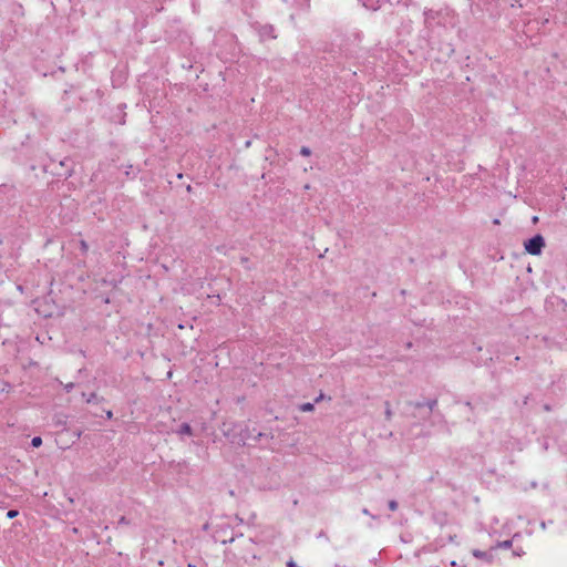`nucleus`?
<instances>
[{"label": "nucleus", "instance_id": "1", "mask_svg": "<svg viewBox=\"0 0 567 567\" xmlns=\"http://www.w3.org/2000/svg\"><path fill=\"white\" fill-rule=\"evenodd\" d=\"M238 534L229 525L221 523L217 524L214 530V538L221 544L233 543Z\"/></svg>", "mask_w": 567, "mask_h": 567}, {"label": "nucleus", "instance_id": "2", "mask_svg": "<svg viewBox=\"0 0 567 567\" xmlns=\"http://www.w3.org/2000/svg\"><path fill=\"white\" fill-rule=\"evenodd\" d=\"M262 437L272 439V435L257 431L255 427L249 429L246 426L245 429L240 430V440L244 444H250V442H260Z\"/></svg>", "mask_w": 567, "mask_h": 567}, {"label": "nucleus", "instance_id": "3", "mask_svg": "<svg viewBox=\"0 0 567 567\" xmlns=\"http://www.w3.org/2000/svg\"><path fill=\"white\" fill-rule=\"evenodd\" d=\"M544 247L545 239L540 234L534 235L524 243L525 250L533 256L540 255Z\"/></svg>", "mask_w": 567, "mask_h": 567}, {"label": "nucleus", "instance_id": "4", "mask_svg": "<svg viewBox=\"0 0 567 567\" xmlns=\"http://www.w3.org/2000/svg\"><path fill=\"white\" fill-rule=\"evenodd\" d=\"M256 30L261 41L274 40L277 38L276 30L272 24H258Z\"/></svg>", "mask_w": 567, "mask_h": 567}, {"label": "nucleus", "instance_id": "5", "mask_svg": "<svg viewBox=\"0 0 567 567\" xmlns=\"http://www.w3.org/2000/svg\"><path fill=\"white\" fill-rule=\"evenodd\" d=\"M362 6L369 10L377 11L381 8V0H360Z\"/></svg>", "mask_w": 567, "mask_h": 567}, {"label": "nucleus", "instance_id": "6", "mask_svg": "<svg viewBox=\"0 0 567 567\" xmlns=\"http://www.w3.org/2000/svg\"><path fill=\"white\" fill-rule=\"evenodd\" d=\"M473 555L476 558L484 559L486 561H491L492 558H493V553L492 551H483V550H480V549H474L473 550Z\"/></svg>", "mask_w": 567, "mask_h": 567}, {"label": "nucleus", "instance_id": "7", "mask_svg": "<svg viewBox=\"0 0 567 567\" xmlns=\"http://www.w3.org/2000/svg\"><path fill=\"white\" fill-rule=\"evenodd\" d=\"M285 3L296 6L299 9H306L309 6V0H282Z\"/></svg>", "mask_w": 567, "mask_h": 567}, {"label": "nucleus", "instance_id": "8", "mask_svg": "<svg viewBox=\"0 0 567 567\" xmlns=\"http://www.w3.org/2000/svg\"><path fill=\"white\" fill-rule=\"evenodd\" d=\"M66 421H68V416L63 415V414H60V415L55 416L54 424L56 426L62 427V430H66Z\"/></svg>", "mask_w": 567, "mask_h": 567}, {"label": "nucleus", "instance_id": "9", "mask_svg": "<svg viewBox=\"0 0 567 567\" xmlns=\"http://www.w3.org/2000/svg\"><path fill=\"white\" fill-rule=\"evenodd\" d=\"M82 398L87 402V403H92V402H101L103 401V398L99 399L96 393L92 392L90 394H86L85 392H82Z\"/></svg>", "mask_w": 567, "mask_h": 567}, {"label": "nucleus", "instance_id": "10", "mask_svg": "<svg viewBox=\"0 0 567 567\" xmlns=\"http://www.w3.org/2000/svg\"><path fill=\"white\" fill-rule=\"evenodd\" d=\"M177 433L181 435H192L193 430L188 423H182Z\"/></svg>", "mask_w": 567, "mask_h": 567}, {"label": "nucleus", "instance_id": "11", "mask_svg": "<svg viewBox=\"0 0 567 567\" xmlns=\"http://www.w3.org/2000/svg\"><path fill=\"white\" fill-rule=\"evenodd\" d=\"M299 410L302 411V412H312L315 410V402H306V403H302L300 406H299Z\"/></svg>", "mask_w": 567, "mask_h": 567}, {"label": "nucleus", "instance_id": "12", "mask_svg": "<svg viewBox=\"0 0 567 567\" xmlns=\"http://www.w3.org/2000/svg\"><path fill=\"white\" fill-rule=\"evenodd\" d=\"M512 545H513V540L507 539V540H503V542L497 543L496 548L508 549V548L512 547Z\"/></svg>", "mask_w": 567, "mask_h": 567}, {"label": "nucleus", "instance_id": "13", "mask_svg": "<svg viewBox=\"0 0 567 567\" xmlns=\"http://www.w3.org/2000/svg\"><path fill=\"white\" fill-rule=\"evenodd\" d=\"M436 405H437L436 399H431V400L425 401V406L429 408L430 413L436 408Z\"/></svg>", "mask_w": 567, "mask_h": 567}, {"label": "nucleus", "instance_id": "14", "mask_svg": "<svg viewBox=\"0 0 567 567\" xmlns=\"http://www.w3.org/2000/svg\"><path fill=\"white\" fill-rule=\"evenodd\" d=\"M42 445V439L40 436H34L31 440L32 447H40Z\"/></svg>", "mask_w": 567, "mask_h": 567}, {"label": "nucleus", "instance_id": "15", "mask_svg": "<svg viewBox=\"0 0 567 567\" xmlns=\"http://www.w3.org/2000/svg\"><path fill=\"white\" fill-rule=\"evenodd\" d=\"M80 249L82 251V254H86L87 250H89V245L85 240H80Z\"/></svg>", "mask_w": 567, "mask_h": 567}, {"label": "nucleus", "instance_id": "16", "mask_svg": "<svg viewBox=\"0 0 567 567\" xmlns=\"http://www.w3.org/2000/svg\"><path fill=\"white\" fill-rule=\"evenodd\" d=\"M388 506H389V509H390V511L394 512V511H396V509H398V506H399V505H398V502H396V501L391 499V501H389Z\"/></svg>", "mask_w": 567, "mask_h": 567}, {"label": "nucleus", "instance_id": "17", "mask_svg": "<svg viewBox=\"0 0 567 567\" xmlns=\"http://www.w3.org/2000/svg\"><path fill=\"white\" fill-rule=\"evenodd\" d=\"M409 404L415 409H421L425 406V401L410 402Z\"/></svg>", "mask_w": 567, "mask_h": 567}, {"label": "nucleus", "instance_id": "18", "mask_svg": "<svg viewBox=\"0 0 567 567\" xmlns=\"http://www.w3.org/2000/svg\"><path fill=\"white\" fill-rule=\"evenodd\" d=\"M435 12L433 10H425L424 11V16H425V20H429V19H434L435 18Z\"/></svg>", "mask_w": 567, "mask_h": 567}, {"label": "nucleus", "instance_id": "19", "mask_svg": "<svg viewBox=\"0 0 567 567\" xmlns=\"http://www.w3.org/2000/svg\"><path fill=\"white\" fill-rule=\"evenodd\" d=\"M311 154V150L308 146H302L300 148V155L302 156H309Z\"/></svg>", "mask_w": 567, "mask_h": 567}, {"label": "nucleus", "instance_id": "20", "mask_svg": "<svg viewBox=\"0 0 567 567\" xmlns=\"http://www.w3.org/2000/svg\"><path fill=\"white\" fill-rule=\"evenodd\" d=\"M391 416H392V411H391V408H390V403L385 402V417H386V420H390Z\"/></svg>", "mask_w": 567, "mask_h": 567}, {"label": "nucleus", "instance_id": "21", "mask_svg": "<svg viewBox=\"0 0 567 567\" xmlns=\"http://www.w3.org/2000/svg\"><path fill=\"white\" fill-rule=\"evenodd\" d=\"M130 523L131 522L125 516H121L120 519L117 520V527L122 525H130Z\"/></svg>", "mask_w": 567, "mask_h": 567}, {"label": "nucleus", "instance_id": "22", "mask_svg": "<svg viewBox=\"0 0 567 567\" xmlns=\"http://www.w3.org/2000/svg\"><path fill=\"white\" fill-rule=\"evenodd\" d=\"M17 515H18V511L17 509H10L7 513V517L8 518H14Z\"/></svg>", "mask_w": 567, "mask_h": 567}, {"label": "nucleus", "instance_id": "23", "mask_svg": "<svg viewBox=\"0 0 567 567\" xmlns=\"http://www.w3.org/2000/svg\"><path fill=\"white\" fill-rule=\"evenodd\" d=\"M73 389H74V383L73 382H70V383L64 385V390H65L66 393L71 392Z\"/></svg>", "mask_w": 567, "mask_h": 567}, {"label": "nucleus", "instance_id": "24", "mask_svg": "<svg viewBox=\"0 0 567 567\" xmlns=\"http://www.w3.org/2000/svg\"><path fill=\"white\" fill-rule=\"evenodd\" d=\"M324 394L323 393H320L316 399H315V403H318L320 401H322L324 399Z\"/></svg>", "mask_w": 567, "mask_h": 567}, {"label": "nucleus", "instance_id": "25", "mask_svg": "<svg viewBox=\"0 0 567 567\" xmlns=\"http://www.w3.org/2000/svg\"><path fill=\"white\" fill-rule=\"evenodd\" d=\"M105 414L107 420H111L113 417V413L111 410L105 411Z\"/></svg>", "mask_w": 567, "mask_h": 567}, {"label": "nucleus", "instance_id": "26", "mask_svg": "<svg viewBox=\"0 0 567 567\" xmlns=\"http://www.w3.org/2000/svg\"><path fill=\"white\" fill-rule=\"evenodd\" d=\"M286 565H287V567H297L296 563H295L292 559H290L289 561H287V564H286Z\"/></svg>", "mask_w": 567, "mask_h": 567}, {"label": "nucleus", "instance_id": "27", "mask_svg": "<svg viewBox=\"0 0 567 567\" xmlns=\"http://www.w3.org/2000/svg\"><path fill=\"white\" fill-rule=\"evenodd\" d=\"M74 435H75V437H76V439H80V436H81V431H76V432H74Z\"/></svg>", "mask_w": 567, "mask_h": 567}, {"label": "nucleus", "instance_id": "28", "mask_svg": "<svg viewBox=\"0 0 567 567\" xmlns=\"http://www.w3.org/2000/svg\"><path fill=\"white\" fill-rule=\"evenodd\" d=\"M246 147H249L250 146V141H247L246 144H245Z\"/></svg>", "mask_w": 567, "mask_h": 567}, {"label": "nucleus", "instance_id": "29", "mask_svg": "<svg viewBox=\"0 0 567 567\" xmlns=\"http://www.w3.org/2000/svg\"><path fill=\"white\" fill-rule=\"evenodd\" d=\"M362 513H363V514H365V515H368V514H369V512H368V509H367V508H364V509L362 511Z\"/></svg>", "mask_w": 567, "mask_h": 567}, {"label": "nucleus", "instance_id": "30", "mask_svg": "<svg viewBox=\"0 0 567 567\" xmlns=\"http://www.w3.org/2000/svg\"><path fill=\"white\" fill-rule=\"evenodd\" d=\"M537 220H538V217H537V216L533 217V221H534V223H536Z\"/></svg>", "mask_w": 567, "mask_h": 567}, {"label": "nucleus", "instance_id": "31", "mask_svg": "<svg viewBox=\"0 0 567 567\" xmlns=\"http://www.w3.org/2000/svg\"><path fill=\"white\" fill-rule=\"evenodd\" d=\"M536 486H537V483H536V482H533V483H532V487H534V488H535Z\"/></svg>", "mask_w": 567, "mask_h": 567}, {"label": "nucleus", "instance_id": "32", "mask_svg": "<svg viewBox=\"0 0 567 567\" xmlns=\"http://www.w3.org/2000/svg\"><path fill=\"white\" fill-rule=\"evenodd\" d=\"M543 447H544V450H547V449H548L547 443H544V446H543Z\"/></svg>", "mask_w": 567, "mask_h": 567}]
</instances>
